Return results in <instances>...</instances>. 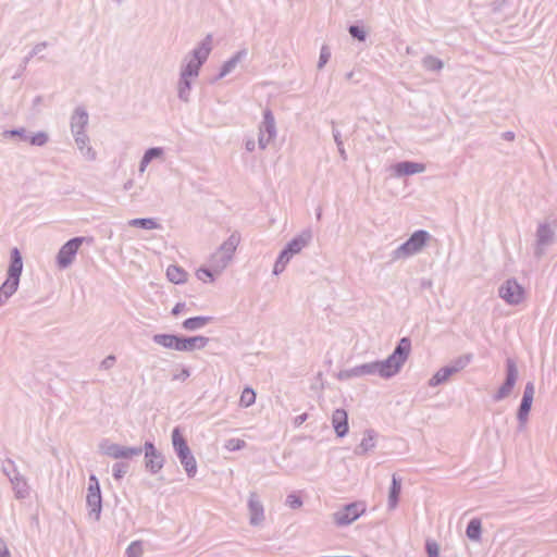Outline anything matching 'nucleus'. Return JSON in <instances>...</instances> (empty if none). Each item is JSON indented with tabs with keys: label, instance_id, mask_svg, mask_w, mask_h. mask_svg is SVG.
<instances>
[{
	"label": "nucleus",
	"instance_id": "1",
	"mask_svg": "<svg viewBox=\"0 0 557 557\" xmlns=\"http://www.w3.org/2000/svg\"><path fill=\"white\" fill-rule=\"evenodd\" d=\"M411 350V342L407 337H403L394 351L384 360H376L359 366H355L350 369H345L338 372L337 379L341 381H347L354 377L377 375L382 379H391L396 375L406 360Z\"/></svg>",
	"mask_w": 557,
	"mask_h": 557
},
{
	"label": "nucleus",
	"instance_id": "2",
	"mask_svg": "<svg viewBox=\"0 0 557 557\" xmlns=\"http://www.w3.org/2000/svg\"><path fill=\"white\" fill-rule=\"evenodd\" d=\"M212 51V35H207L182 60L180 74L197 78L201 66L208 60Z\"/></svg>",
	"mask_w": 557,
	"mask_h": 557
},
{
	"label": "nucleus",
	"instance_id": "3",
	"mask_svg": "<svg viewBox=\"0 0 557 557\" xmlns=\"http://www.w3.org/2000/svg\"><path fill=\"white\" fill-rule=\"evenodd\" d=\"M23 271V260L17 248L11 250V262L7 273V280L0 286V307L15 294L20 285Z\"/></svg>",
	"mask_w": 557,
	"mask_h": 557
},
{
	"label": "nucleus",
	"instance_id": "4",
	"mask_svg": "<svg viewBox=\"0 0 557 557\" xmlns=\"http://www.w3.org/2000/svg\"><path fill=\"white\" fill-rule=\"evenodd\" d=\"M240 236L233 233L223 242L220 247L210 256L209 265L215 274H221L230 264L239 245Z\"/></svg>",
	"mask_w": 557,
	"mask_h": 557
},
{
	"label": "nucleus",
	"instance_id": "5",
	"mask_svg": "<svg viewBox=\"0 0 557 557\" xmlns=\"http://www.w3.org/2000/svg\"><path fill=\"white\" fill-rule=\"evenodd\" d=\"M172 445L187 476L190 479L195 478L197 474V461L186 440L182 435L180 428H174L172 431Z\"/></svg>",
	"mask_w": 557,
	"mask_h": 557
},
{
	"label": "nucleus",
	"instance_id": "6",
	"mask_svg": "<svg viewBox=\"0 0 557 557\" xmlns=\"http://www.w3.org/2000/svg\"><path fill=\"white\" fill-rule=\"evenodd\" d=\"M431 235L424 230H418L391 253L392 261L405 260L422 251Z\"/></svg>",
	"mask_w": 557,
	"mask_h": 557
},
{
	"label": "nucleus",
	"instance_id": "7",
	"mask_svg": "<svg viewBox=\"0 0 557 557\" xmlns=\"http://www.w3.org/2000/svg\"><path fill=\"white\" fill-rule=\"evenodd\" d=\"M91 238L87 237H74L62 245L55 258L58 268L61 270L67 269L74 262L83 243H91Z\"/></svg>",
	"mask_w": 557,
	"mask_h": 557
},
{
	"label": "nucleus",
	"instance_id": "8",
	"mask_svg": "<svg viewBox=\"0 0 557 557\" xmlns=\"http://www.w3.org/2000/svg\"><path fill=\"white\" fill-rule=\"evenodd\" d=\"M277 128L275 117L270 109L263 111L262 121L258 128V146L261 150L268 148V146L276 138Z\"/></svg>",
	"mask_w": 557,
	"mask_h": 557
},
{
	"label": "nucleus",
	"instance_id": "9",
	"mask_svg": "<svg viewBox=\"0 0 557 557\" xmlns=\"http://www.w3.org/2000/svg\"><path fill=\"white\" fill-rule=\"evenodd\" d=\"M99 450L101 454L111 457L113 459H132L143 454V448L138 447H128L122 446L115 443L110 442L109 440H103L99 444Z\"/></svg>",
	"mask_w": 557,
	"mask_h": 557
},
{
	"label": "nucleus",
	"instance_id": "10",
	"mask_svg": "<svg viewBox=\"0 0 557 557\" xmlns=\"http://www.w3.org/2000/svg\"><path fill=\"white\" fill-rule=\"evenodd\" d=\"M86 503L89 508V516L94 517L95 521H98L102 509V498L99 481L95 474L89 476Z\"/></svg>",
	"mask_w": 557,
	"mask_h": 557
},
{
	"label": "nucleus",
	"instance_id": "11",
	"mask_svg": "<svg viewBox=\"0 0 557 557\" xmlns=\"http://www.w3.org/2000/svg\"><path fill=\"white\" fill-rule=\"evenodd\" d=\"M498 296L508 305L516 306L524 298L523 287L513 278L505 281L499 289Z\"/></svg>",
	"mask_w": 557,
	"mask_h": 557
},
{
	"label": "nucleus",
	"instance_id": "12",
	"mask_svg": "<svg viewBox=\"0 0 557 557\" xmlns=\"http://www.w3.org/2000/svg\"><path fill=\"white\" fill-rule=\"evenodd\" d=\"M143 453L145 454V468L151 474H157L164 466L163 454L156 448L152 442L144 444Z\"/></svg>",
	"mask_w": 557,
	"mask_h": 557
},
{
	"label": "nucleus",
	"instance_id": "13",
	"mask_svg": "<svg viewBox=\"0 0 557 557\" xmlns=\"http://www.w3.org/2000/svg\"><path fill=\"white\" fill-rule=\"evenodd\" d=\"M518 368L516 362L512 359H507L506 361V379L503 385L498 388L496 394L494 395V400L499 401L506 397H508L512 388L518 380Z\"/></svg>",
	"mask_w": 557,
	"mask_h": 557
},
{
	"label": "nucleus",
	"instance_id": "14",
	"mask_svg": "<svg viewBox=\"0 0 557 557\" xmlns=\"http://www.w3.org/2000/svg\"><path fill=\"white\" fill-rule=\"evenodd\" d=\"M364 511V507L359 503L346 505L343 509L333 513L334 522L338 527H346L356 521Z\"/></svg>",
	"mask_w": 557,
	"mask_h": 557
},
{
	"label": "nucleus",
	"instance_id": "15",
	"mask_svg": "<svg viewBox=\"0 0 557 557\" xmlns=\"http://www.w3.org/2000/svg\"><path fill=\"white\" fill-rule=\"evenodd\" d=\"M555 240V225L549 223H540L536 230L535 255L541 257L545 249Z\"/></svg>",
	"mask_w": 557,
	"mask_h": 557
},
{
	"label": "nucleus",
	"instance_id": "16",
	"mask_svg": "<svg viewBox=\"0 0 557 557\" xmlns=\"http://www.w3.org/2000/svg\"><path fill=\"white\" fill-rule=\"evenodd\" d=\"M89 114L84 106H77L70 117V129L72 136L87 133Z\"/></svg>",
	"mask_w": 557,
	"mask_h": 557
},
{
	"label": "nucleus",
	"instance_id": "17",
	"mask_svg": "<svg viewBox=\"0 0 557 557\" xmlns=\"http://www.w3.org/2000/svg\"><path fill=\"white\" fill-rule=\"evenodd\" d=\"M249 522L251 525H260L264 521V508L257 493L252 492L248 498Z\"/></svg>",
	"mask_w": 557,
	"mask_h": 557
},
{
	"label": "nucleus",
	"instance_id": "18",
	"mask_svg": "<svg viewBox=\"0 0 557 557\" xmlns=\"http://www.w3.org/2000/svg\"><path fill=\"white\" fill-rule=\"evenodd\" d=\"M312 231L310 228H305L297 236H295L290 242L287 243L285 248L293 256H296L301 252V250L309 246L312 240Z\"/></svg>",
	"mask_w": 557,
	"mask_h": 557
},
{
	"label": "nucleus",
	"instance_id": "19",
	"mask_svg": "<svg viewBox=\"0 0 557 557\" xmlns=\"http://www.w3.org/2000/svg\"><path fill=\"white\" fill-rule=\"evenodd\" d=\"M391 170L393 171L394 176L403 177L409 176L413 174L423 173L425 171V165L419 162L412 161H401L394 164Z\"/></svg>",
	"mask_w": 557,
	"mask_h": 557
},
{
	"label": "nucleus",
	"instance_id": "20",
	"mask_svg": "<svg viewBox=\"0 0 557 557\" xmlns=\"http://www.w3.org/2000/svg\"><path fill=\"white\" fill-rule=\"evenodd\" d=\"M73 138L79 153L85 160L95 161L97 159V151L90 145V138L87 133L74 135Z\"/></svg>",
	"mask_w": 557,
	"mask_h": 557
},
{
	"label": "nucleus",
	"instance_id": "21",
	"mask_svg": "<svg viewBox=\"0 0 557 557\" xmlns=\"http://www.w3.org/2000/svg\"><path fill=\"white\" fill-rule=\"evenodd\" d=\"M332 425L338 437H344L348 434V414L344 409H336L332 413Z\"/></svg>",
	"mask_w": 557,
	"mask_h": 557
},
{
	"label": "nucleus",
	"instance_id": "22",
	"mask_svg": "<svg viewBox=\"0 0 557 557\" xmlns=\"http://www.w3.org/2000/svg\"><path fill=\"white\" fill-rule=\"evenodd\" d=\"M247 57V50L242 49L237 51L231 59L225 61L223 65L221 66V71L218 74L215 79H221L232 73L239 62H242Z\"/></svg>",
	"mask_w": 557,
	"mask_h": 557
},
{
	"label": "nucleus",
	"instance_id": "23",
	"mask_svg": "<svg viewBox=\"0 0 557 557\" xmlns=\"http://www.w3.org/2000/svg\"><path fill=\"white\" fill-rule=\"evenodd\" d=\"M164 158V148L162 147H152L145 151L138 166V171L140 174H143L150 162L153 160H163Z\"/></svg>",
	"mask_w": 557,
	"mask_h": 557
},
{
	"label": "nucleus",
	"instance_id": "24",
	"mask_svg": "<svg viewBox=\"0 0 557 557\" xmlns=\"http://www.w3.org/2000/svg\"><path fill=\"white\" fill-rule=\"evenodd\" d=\"M11 484L17 499H25L29 496V485L25 476L21 473L17 476H13Z\"/></svg>",
	"mask_w": 557,
	"mask_h": 557
},
{
	"label": "nucleus",
	"instance_id": "25",
	"mask_svg": "<svg viewBox=\"0 0 557 557\" xmlns=\"http://www.w3.org/2000/svg\"><path fill=\"white\" fill-rule=\"evenodd\" d=\"M193 79V77L180 74L177 82V97L183 102H189L190 100Z\"/></svg>",
	"mask_w": 557,
	"mask_h": 557
},
{
	"label": "nucleus",
	"instance_id": "26",
	"mask_svg": "<svg viewBox=\"0 0 557 557\" xmlns=\"http://www.w3.org/2000/svg\"><path fill=\"white\" fill-rule=\"evenodd\" d=\"M401 492V479L397 478L396 474L392 476V485L389 487L387 506L389 510H394L399 500V495Z\"/></svg>",
	"mask_w": 557,
	"mask_h": 557
},
{
	"label": "nucleus",
	"instance_id": "27",
	"mask_svg": "<svg viewBox=\"0 0 557 557\" xmlns=\"http://www.w3.org/2000/svg\"><path fill=\"white\" fill-rule=\"evenodd\" d=\"M375 437L376 434L373 430H367L364 432L363 438L361 440L358 447L355 449L356 455H364L368 451L372 450L375 447Z\"/></svg>",
	"mask_w": 557,
	"mask_h": 557
},
{
	"label": "nucleus",
	"instance_id": "28",
	"mask_svg": "<svg viewBox=\"0 0 557 557\" xmlns=\"http://www.w3.org/2000/svg\"><path fill=\"white\" fill-rule=\"evenodd\" d=\"M208 343L209 338L202 335L185 337L186 352L203 349Z\"/></svg>",
	"mask_w": 557,
	"mask_h": 557
},
{
	"label": "nucleus",
	"instance_id": "29",
	"mask_svg": "<svg viewBox=\"0 0 557 557\" xmlns=\"http://www.w3.org/2000/svg\"><path fill=\"white\" fill-rule=\"evenodd\" d=\"M211 321V317H193L183 322V327L186 331H197L205 327Z\"/></svg>",
	"mask_w": 557,
	"mask_h": 557
},
{
	"label": "nucleus",
	"instance_id": "30",
	"mask_svg": "<svg viewBox=\"0 0 557 557\" xmlns=\"http://www.w3.org/2000/svg\"><path fill=\"white\" fill-rule=\"evenodd\" d=\"M293 257L294 256L290 252H288L286 248H284L280 252V255L274 263L273 274L280 275L281 273H283L284 270L286 269L287 264L289 263V261L293 259Z\"/></svg>",
	"mask_w": 557,
	"mask_h": 557
},
{
	"label": "nucleus",
	"instance_id": "31",
	"mask_svg": "<svg viewBox=\"0 0 557 557\" xmlns=\"http://www.w3.org/2000/svg\"><path fill=\"white\" fill-rule=\"evenodd\" d=\"M177 335L159 333L152 336V342L163 348L174 350Z\"/></svg>",
	"mask_w": 557,
	"mask_h": 557
},
{
	"label": "nucleus",
	"instance_id": "32",
	"mask_svg": "<svg viewBox=\"0 0 557 557\" xmlns=\"http://www.w3.org/2000/svg\"><path fill=\"white\" fill-rule=\"evenodd\" d=\"M453 371L448 366L441 368L435 372V374L430 379L429 385L431 387H435L437 385H441L449 380V377L453 375Z\"/></svg>",
	"mask_w": 557,
	"mask_h": 557
},
{
	"label": "nucleus",
	"instance_id": "33",
	"mask_svg": "<svg viewBox=\"0 0 557 557\" xmlns=\"http://www.w3.org/2000/svg\"><path fill=\"white\" fill-rule=\"evenodd\" d=\"M128 225L143 230H157L160 224L153 218H136L128 221Z\"/></svg>",
	"mask_w": 557,
	"mask_h": 557
},
{
	"label": "nucleus",
	"instance_id": "34",
	"mask_svg": "<svg viewBox=\"0 0 557 557\" xmlns=\"http://www.w3.org/2000/svg\"><path fill=\"white\" fill-rule=\"evenodd\" d=\"M166 276L170 282L174 284H182L187 278V273L177 265H169L166 269Z\"/></svg>",
	"mask_w": 557,
	"mask_h": 557
},
{
	"label": "nucleus",
	"instance_id": "35",
	"mask_svg": "<svg viewBox=\"0 0 557 557\" xmlns=\"http://www.w3.org/2000/svg\"><path fill=\"white\" fill-rule=\"evenodd\" d=\"M482 533V524L481 521L476 518L470 520L467 525L466 534L471 541L479 542L481 540Z\"/></svg>",
	"mask_w": 557,
	"mask_h": 557
},
{
	"label": "nucleus",
	"instance_id": "36",
	"mask_svg": "<svg viewBox=\"0 0 557 557\" xmlns=\"http://www.w3.org/2000/svg\"><path fill=\"white\" fill-rule=\"evenodd\" d=\"M422 65L426 71L440 72L443 69L444 63L438 58L429 54L422 59Z\"/></svg>",
	"mask_w": 557,
	"mask_h": 557
},
{
	"label": "nucleus",
	"instance_id": "37",
	"mask_svg": "<svg viewBox=\"0 0 557 557\" xmlns=\"http://www.w3.org/2000/svg\"><path fill=\"white\" fill-rule=\"evenodd\" d=\"M471 360H472L471 354L462 355V356H459L458 358H456L455 360H453L448 367L455 374V373L463 370L471 362Z\"/></svg>",
	"mask_w": 557,
	"mask_h": 557
},
{
	"label": "nucleus",
	"instance_id": "38",
	"mask_svg": "<svg viewBox=\"0 0 557 557\" xmlns=\"http://www.w3.org/2000/svg\"><path fill=\"white\" fill-rule=\"evenodd\" d=\"M256 401V393L252 388L246 387L242 392L240 398H239V406L244 408H248L251 405H253Z\"/></svg>",
	"mask_w": 557,
	"mask_h": 557
},
{
	"label": "nucleus",
	"instance_id": "39",
	"mask_svg": "<svg viewBox=\"0 0 557 557\" xmlns=\"http://www.w3.org/2000/svg\"><path fill=\"white\" fill-rule=\"evenodd\" d=\"M531 406V400H528L527 398L521 399V404L517 414L518 421L521 425H523L527 422Z\"/></svg>",
	"mask_w": 557,
	"mask_h": 557
},
{
	"label": "nucleus",
	"instance_id": "40",
	"mask_svg": "<svg viewBox=\"0 0 557 557\" xmlns=\"http://www.w3.org/2000/svg\"><path fill=\"white\" fill-rule=\"evenodd\" d=\"M27 141L33 146L42 147L49 141V135L48 133L40 131L32 135L29 134Z\"/></svg>",
	"mask_w": 557,
	"mask_h": 557
},
{
	"label": "nucleus",
	"instance_id": "41",
	"mask_svg": "<svg viewBox=\"0 0 557 557\" xmlns=\"http://www.w3.org/2000/svg\"><path fill=\"white\" fill-rule=\"evenodd\" d=\"M144 553L143 542L134 541L126 548V557H141Z\"/></svg>",
	"mask_w": 557,
	"mask_h": 557
},
{
	"label": "nucleus",
	"instance_id": "42",
	"mask_svg": "<svg viewBox=\"0 0 557 557\" xmlns=\"http://www.w3.org/2000/svg\"><path fill=\"white\" fill-rule=\"evenodd\" d=\"M2 472L11 482L13 476H17L20 474L15 463L12 460H7L2 465Z\"/></svg>",
	"mask_w": 557,
	"mask_h": 557
},
{
	"label": "nucleus",
	"instance_id": "43",
	"mask_svg": "<svg viewBox=\"0 0 557 557\" xmlns=\"http://www.w3.org/2000/svg\"><path fill=\"white\" fill-rule=\"evenodd\" d=\"M225 449H227L228 451H236V450H240L243 449L244 447H246V442L240 440V438H228L226 442H225V445H224Z\"/></svg>",
	"mask_w": 557,
	"mask_h": 557
},
{
	"label": "nucleus",
	"instance_id": "44",
	"mask_svg": "<svg viewBox=\"0 0 557 557\" xmlns=\"http://www.w3.org/2000/svg\"><path fill=\"white\" fill-rule=\"evenodd\" d=\"M197 277L203 282H213L214 281V276L216 275L214 273V271L211 269V267L209 265V268H200L197 273H196Z\"/></svg>",
	"mask_w": 557,
	"mask_h": 557
},
{
	"label": "nucleus",
	"instance_id": "45",
	"mask_svg": "<svg viewBox=\"0 0 557 557\" xmlns=\"http://www.w3.org/2000/svg\"><path fill=\"white\" fill-rule=\"evenodd\" d=\"M3 135L5 137H18L23 141H27L29 136L28 132L23 127L5 131Z\"/></svg>",
	"mask_w": 557,
	"mask_h": 557
},
{
	"label": "nucleus",
	"instance_id": "46",
	"mask_svg": "<svg viewBox=\"0 0 557 557\" xmlns=\"http://www.w3.org/2000/svg\"><path fill=\"white\" fill-rule=\"evenodd\" d=\"M285 504L292 509H298L304 503L297 493H290L287 495Z\"/></svg>",
	"mask_w": 557,
	"mask_h": 557
},
{
	"label": "nucleus",
	"instance_id": "47",
	"mask_svg": "<svg viewBox=\"0 0 557 557\" xmlns=\"http://www.w3.org/2000/svg\"><path fill=\"white\" fill-rule=\"evenodd\" d=\"M127 470H128L127 463H124V462L114 463L112 467L113 478L115 480H121L127 473Z\"/></svg>",
	"mask_w": 557,
	"mask_h": 557
},
{
	"label": "nucleus",
	"instance_id": "48",
	"mask_svg": "<svg viewBox=\"0 0 557 557\" xmlns=\"http://www.w3.org/2000/svg\"><path fill=\"white\" fill-rule=\"evenodd\" d=\"M348 32L351 37L358 39L359 41L366 40L367 34L362 27L358 25H351L349 26Z\"/></svg>",
	"mask_w": 557,
	"mask_h": 557
},
{
	"label": "nucleus",
	"instance_id": "49",
	"mask_svg": "<svg viewBox=\"0 0 557 557\" xmlns=\"http://www.w3.org/2000/svg\"><path fill=\"white\" fill-rule=\"evenodd\" d=\"M331 51L326 46H322L318 61V69H322L330 60Z\"/></svg>",
	"mask_w": 557,
	"mask_h": 557
},
{
	"label": "nucleus",
	"instance_id": "50",
	"mask_svg": "<svg viewBox=\"0 0 557 557\" xmlns=\"http://www.w3.org/2000/svg\"><path fill=\"white\" fill-rule=\"evenodd\" d=\"M425 550H426L428 557H438L440 547L435 541L428 540L425 543Z\"/></svg>",
	"mask_w": 557,
	"mask_h": 557
},
{
	"label": "nucleus",
	"instance_id": "51",
	"mask_svg": "<svg viewBox=\"0 0 557 557\" xmlns=\"http://www.w3.org/2000/svg\"><path fill=\"white\" fill-rule=\"evenodd\" d=\"M534 393H535L534 384L532 382H528L525 384L522 398H527L528 400L533 401Z\"/></svg>",
	"mask_w": 557,
	"mask_h": 557
},
{
	"label": "nucleus",
	"instance_id": "52",
	"mask_svg": "<svg viewBox=\"0 0 557 557\" xmlns=\"http://www.w3.org/2000/svg\"><path fill=\"white\" fill-rule=\"evenodd\" d=\"M115 363V356L109 355L100 362V368L103 370L111 369Z\"/></svg>",
	"mask_w": 557,
	"mask_h": 557
},
{
	"label": "nucleus",
	"instance_id": "53",
	"mask_svg": "<svg viewBox=\"0 0 557 557\" xmlns=\"http://www.w3.org/2000/svg\"><path fill=\"white\" fill-rule=\"evenodd\" d=\"M190 376V371L187 368H183L178 373L173 375L174 381H186Z\"/></svg>",
	"mask_w": 557,
	"mask_h": 557
},
{
	"label": "nucleus",
	"instance_id": "54",
	"mask_svg": "<svg viewBox=\"0 0 557 557\" xmlns=\"http://www.w3.org/2000/svg\"><path fill=\"white\" fill-rule=\"evenodd\" d=\"M48 47V42L47 41H41V42H38L37 45H35L30 51V57H35V55H38L39 53H41L46 48Z\"/></svg>",
	"mask_w": 557,
	"mask_h": 557
},
{
	"label": "nucleus",
	"instance_id": "55",
	"mask_svg": "<svg viewBox=\"0 0 557 557\" xmlns=\"http://www.w3.org/2000/svg\"><path fill=\"white\" fill-rule=\"evenodd\" d=\"M174 350L186 352V344H185V337L184 336H178L177 335L176 341H175Z\"/></svg>",
	"mask_w": 557,
	"mask_h": 557
},
{
	"label": "nucleus",
	"instance_id": "56",
	"mask_svg": "<svg viewBox=\"0 0 557 557\" xmlns=\"http://www.w3.org/2000/svg\"><path fill=\"white\" fill-rule=\"evenodd\" d=\"M0 557H12L5 541L0 537Z\"/></svg>",
	"mask_w": 557,
	"mask_h": 557
},
{
	"label": "nucleus",
	"instance_id": "57",
	"mask_svg": "<svg viewBox=\"0 0 557 557\" xmlns=\"http://www.w3.org/2000/svg\"><path fill=\"white\" fill-rule=\"evenodd\" d=\"M186 309V304L185 302H177L174 308L172 309V314L173 315H177L180 314L181 312H183L184 310Z\"/></svg>",
	"mask_w": 557,
	"mask_h": 557
},
{
	"label": "nucleus",
	"instance_id": "58",
	"mask_svg": "<svg viewBox=\"0 0 557 557\" xmlns=\"http://www.w3.org/2000/svg\"><path fill=\"white\" fill-rule=\"evenodd\" d=\"M333 138H334V141L336 144V146H342L343 145V140H342V134L338 129H336L335 127H333Z\"/></svg>",
	"mask_w": 557,
	"mask_h": 557
},
{
	"label": "nucleus",
	"instance_id": "59",
	"mask_svg": "<svg viewBox=\"0 0 557 557\" xmlns=\"http://www.w3.org/2000/svg\"><path fill=\"white\" fill-rule=\"evenodd\" d=\"M246 150L252 152L256 149V141L253 138H249L245 143Z\"/></svg>",
	"mask_w": 557,
	"mask_h": 557
},
{
	"label": "nucleus",
	"instance_id": "60",
	"mask_svg": "<svg viewBox=\"0 0 557 557\" xmlns=\"http://www.w3.org/2000/svg\"><path fill=\"white\" fill-rule=\"evenodd\" d=\"M432 285H433V283H432V280H430V278H422L420 281V287L423 289H429L432 287Z\"/></svg>",
	"mask_w": 557,
	"mask_h": 557
},
{
	"label": "nucleus",
	"instance_id": "61",
	"mask_svg": "<svg viewBox=\"0 0 557 557\" xmlns=\"http://www.w3.org/2000/svg\"><path fill=\"white\" fill-rule=\"evenodd\" d=\"M515 137H516L515 133L510 132V131L505 132V133L502 134V138L507 140V141H512L515 139Z\"/></svg>",
	"mask_w": 557,
	"mask_h": 557
},
{
	"label": "nucleus",
	"instance_id": "62",
	"mask_svg": "<svg viewBox=\"0 0 557 557\" xmlns=\"http://www.w3.org/2000/svg\"><path fill=\"white\" fill-rule=\"evenodd\" d=\"M307 418H308V414H307V413H302V414H300V416L296 417V418H295V424H296V425H300V424H302V423L307 420Z\"/></svg>",
	"mask_w": 557,
	"mask_h": 557
},
{
	"label": "nucleus",
	"instance_id": "63",
	"mask_svg": "<svg viewBox=\"0 0 557 557\" xmlns=\"http://www.w3.org/2000/svg\"><path fill=\"white\" fill-rule=\"evenodd\" d=\"M337 150H338V153H339L342 160L346 161L347 160V153H346V150L344 148V144L342 146H337Z\"/></svg>",
	"mask_w": 557,
	"mask_h": 557
},
{
	"label": "nucleus",
	"instance_id": "64",
	"mask_svg": "<svg viewBox=\"0 0 557 557\" xmlns=\"http://www.w3.org/2000/svg\"><path fill=\"white\" fill-rule=\"evenodd\" d=\"M33 57H30V53L28 55H26L24 59H23V63H22V70H25L27 63L29 62V60L32 59Z\"/></svg>",
	"mask_w": 557,
	"mask_h": 557
}]
</instances>
